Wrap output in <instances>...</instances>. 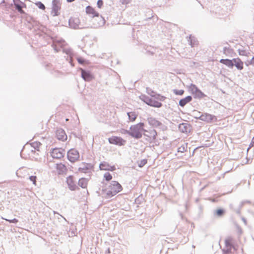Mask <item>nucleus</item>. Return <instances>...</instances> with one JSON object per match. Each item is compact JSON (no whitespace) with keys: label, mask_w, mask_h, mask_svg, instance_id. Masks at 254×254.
I'll return each instance as SVG.
<instances>
[{"label":"nucleus","mask_w":254,"mask_h":254,"mask_svg":"<svg viewBox=\"0 0 254 254\" xmlns=\"http://www.w3.org/2000/svg\"><path fill=\"white\" fill-rule=\"evenodd\" d=\"M85 11L87 14L93 19L92 24L94 28H98L103 26L105 23L104 18L91 6L86 7Z\"/></svg>","instance_id":"obj_1"},{"label":"nucleus","mask_w":254,"mask_h":254,"mask_svg":"<svg viewBox=\"0 0 254 254\" xmlns=\"http://www.w3.org/2000/svg\"><path fill=\"white\" fill-rule=\"evenodd\" d=\"M213 118L214 117L213 116L208 114H203L200 117L201 120L206 122H211L212 121Z\"/></svg>","instance_id":"obj_19"},{"label":"nucleus","mask_w":254,"mask_h":254,"mask_svg":"<svg viewBox=\"0 0 254 254\" xmlns=\"http://www.w3.org/2000/svg\"><path fill=\"white\" fill-rule=\"evenodd\" d=\"M174 93L177 95H182L184 93V90H177L175 89L173 91Z\"/></svg>","instance_id":"obj_30"},{"label":"nucleus","mask_w":254,"mask_h":254,"mask_svg":"<svg viewBox=\"0 0 254 254\" xmlns=\"http://www.w3.org/2000/svg\"><path fill=\"white\" fill-rule=\"evenodd\" d=\"M192 100V97L190 96H188L179 101V105L181 107H184L187 104L189 103Z\"/></svg>","instance_id":"obj_21"},{"label":"nucleus","mask_w":254,"mask_h":254,"mask_svg":"<svg viewBox=\"0 0 254 254\" xmlns=\"http://www.w3.org/2000/svg\"><path fill=\"white\" fill-rule=\"evenodd\" d=\"M61 9V3L59 0H53L51 14L53 16L60 15Z\"/></svg>","instance_id":"obj_4"},{"label":"nucleus","mask_w":254,"mask_h":254,"mask_svg":"<svg viewBox=\"0 0 254 254\" xmlns=\"http://www.w3.org/2000/svg\"><path fill=\"white\" fill-rule=\"evenodd\" d=\"M29 179L31 181L33 182L34 185L36 186V179L37 177L35 176H32L29 177Z\"/></svg>","instance_id":"obj_31"},{"label":"nucleus","mask_w":254,"mask_h":254,"mask_svg":"<svg viewBox=\"0 0 254 254\" xmlns=\"http://www.w3.org/2000/svg\"><path fill=\"white\" fill-rule=\"evenodd\" d=\"M233 64L239 70L243 69V62L239 58L233 59Z\"/></svg>","instance_id":"obj_17"},{"label":"nucleus","mask_w":254,"mask_h":254,"mask_svg":"<svg viewBox=\"0 0 254 254\" xmlns=\"http://www.w3.org/2000/svg\"><path fill=\"white\" fill-rule=\"evenodd\" d=\"M88 180L87 179L82 178L78 180V185L83 189H86L87 187Z\"/></svg>","instance_id":"obj_18"},{"label":"nucleus","mask_w":254,"mask_h":254,"mask_svg":"<svg viewBox=\"0 0 254 254\" xmlns=\"http://www.w3.org/2000/svg\"><path fill=\"white\" fill-rule=\"evenodd\" d=\"M56 169L59 174L65 173L67 171L66 166L61 163L57 164Z\"/></svg>","instance_id":"obj_16"},{"label":"nucleus","mask_w":254,"mask_h":254,"mask_svg":"<svg viewBox=\"0 0 254 254\" xmlns=\"http://www.w3.org/2000/svg\"><path fill=\"white\" fill-rule=\"evenodd\" d=\"M190 89V92L194 95V98L200 99L205 96V95L194 84H191Z\"/></svg>","instance_id":"obj_7"},{"label":"nucleus","mask_w":254,"mask_h":254,"mask_svg":"<svg viewBox=\"0 0 254 254\" xmlns=\"http://www.w3.org/2000/svg\"><path fill=\"white\" fill-rule=\"evenodd\" d=\"M216 213L217 216H220L223 214L224 211L221 209H219L216 210Z\"/></svg>","instance_id":"obj_32"},{"label":"nucleus","mask_w":254,"mask_h":254,"mask_svg":"<svg viewBox=\"0 0 254 254\" xmlns=\"http://www.w3.org/2000/svg\"><path fill=\"white\" fill-rule=\"evenodd\" d=\"M35 4L41 9L44 10L46 8L45 5L40 1L37 2Z\"/></svg>","instance_id":"obj_29"},{"label":"nucleus","mask_w":254,"mask_h":254,"mask_svg":"<svg viewBox=\"0 0 254 254\" xmlns=\"http://www.w3.org/2000/svg\"><path fill=\"white\" fill-rule=\"evenodd\" d=\"M77 61L79 63L81 64H83L84 63V60L82 58H78Z\"/></svg>","instance_id":"obj_36"},{"label":"nucleus","mask_w":254,"mask_h":254,"mask_svg":"<svg viewBox=\"0 0 254 254\" xmlns=\"http://www.w3.org/2000/svg\"><path fill=\"white\" fill-rule=\"evenodd\" d=\"M225 246L227 248L226 253H229L231 252L233 247V239L231 237L226 238L224 241Z\"/></svg>","instance_id":"obj_12"},{"label":"nucleus","mask_w":254,"mask_h":254,"mask_svg":"<svg viewBox=\"0 0 254 254\" xmlns=\"http://www.w3.org/2000/svg\"><path fill=\"white\" fill-rule=\"evenodd\" d=\"M144 131H146V130ZM146 132L148 133L146 134V135L148 137L152 139H155L156 138V137L157 136V132L155 129H151L149 130V131H146Z\"/></svg>","instance_id":"obj_22"},{"label":"nucleus","mask_w":254,"mask_h":254,"mask_svg":"<svg viewBox=\"0 0 254 254\" xmlns=\"http://www.w3.org/2000/svg\"><path fill=\"white\" fill-rule=\"evenodd\" d=\"M144 102L147 105L156 108H160L162 106V104L159 102L157 98L155 97H152L150 98H146Z\"/></svg>","instance_id":"obj_8"},{"label":"nucleus","mask_w":254,"mask_h":254,"mask_svg":"<svg viewBox=\"0 0 254 254\" xmlns=\"http://www.w3.org/2000/svg\"><path fill=\"white\" fill-rule=\"evenodd\" d=\"M79 23H80V21L78 18H71L69 20V25L73 28H78L79 26Z\"/></svg>","instance_id":"obj_15"},{"label":"nucleus","mask_w":254,"mask_h":254,"mask_svg":"<svg viewBox=\"0 0 254 254\" xmlns=\"http://www.w3.org/2000/svg\"><path fill=\"white\" fill-rule=\"evenodd\" d=\"M128 118L131 122H133L135 120L137 117V115L135 112H131L127 113Z\"/></svg>","instance_id":"obj_24"},{"label":"nucleus","mask_w":254,"mask_h":254,"mask_svg":"<svg viewBox=\"0 0 254 254\" xmlns=\"http://www.w3.org/2000/svg\"><path fill=\"white\" fill-rule=\"evenodd\" d=\"M32 146L37 150H39L41 146H42V144L39 141H34L32 143Z\"/></svg>","instance_id":"obj_26"},{"label":"nucleus","mask_w":254,"mask_h":254,"mask_svg":"<svg viewBox=\"0 0 254 254\" xmlns=\"http://www.w3.org/2000/svg\"><path fill=\"white\" fill-rule=\"evenodd\" d=\"M180 130L183 132H188L190 131V126L186 124H182L179 126Z\"/></svg>","instance_id":"obj_23"},{"label":"nucleus","mask_w":254,"mask_h":254,"mask_svg":"<svg viewBox=\"0 0 254 254\" xmlns=\"http://www.w3.org/2000/svg\"><path fill=\"white\" fill-rule=\"evenodd\" d=\"M253 139H254V137L253 138Z\"/></svg>","instance_id":"obj_40"},{"label":"nucleus","mask_w":254,"mask_h":254,"mask_svg":"<svg viewBox=\"0 0 254 254\" xmlns=\"http://www.w3.org/2000/svg\"><path fill=\"white\" fill-rule=\"evenodd\" d=\"M147 163V160L146 159H142L138 162V165L140 168L144 166Z\"/></svg>","instance_id":"obj_28"},{"label":"nucleus","mask_w":254,"mask_h":254,"mask_svg":"<svg viewBox=\"0 0 254 254\" xmlns=\"http://www.w3.org/2000/svg\"><path fill=\"white\" fill-rule=\"evenodd\" d=\"M131 0H122V2L123 4H127Z\"/></svg>","instance_id":"obj_38"},{"label":"nucleus","mask_w":254,"mask_h":254,"mask_svg":"<svg viewBox=\"0 0 254 254\" xmlns=\"http://www.w3.org/2000/svg\"><path fill=\"white\" fill-rule=\"evenodd\" d=\"M108 141L110 144L118 146L124 145L126 142V140L124 139L121 137L117 136H112L109 138Z\"/></svg>","instance_id":"obj_5"},{"label":"nucleus","mask_w":254,"mask_h":254,"mask_svg":"<svg viewBox=\"0 0 254 254\" xmlns=\"http://www.w3.org/2000/svg\"><path fill=\"white\" fill-rule=\"evenodd\" d=\"M67 158L71 162H75L79 160V152L75 149H71L67 152Z\"/></svg>","instance_id":"obj_6"},{"label":"nucleus","mask_w":254,"mask_h":254,"mask_svg":"<svg viewBox=\"0 0 254 254\" xmlns=\"http://www.w3.org/2000/svg\"><path fill=\"white\" fill-rule=\"evenodd\" d=\"M248 64L254 65V57L249 62Z\"/></svg>","instance_id":"obj_37"},{"label":"nucleus","mask_w":254,"mask_h":254,"mask_svg":"<svg viewBox=\"0 0 254 254\" xmlns=\"http://www.w3.org/2000/svg\"><path fill=\"white\" fill-rule=\"evenodd\" d=\"M99 168L101 170L114 171L116 168L115 165H112L108 162L104 161L100 163Z\"/></svg>","instance_id":"obj_11"},{"label":"nucleus","mask_w":254,"mask_h":254,"mask_svg":"<svg viewBox=\"0 0 254 254\" xmlns=\"http://www.w3.org/2000/svg\"><path fill=\"white\" fill-rule=\"evenodd\" d=\"M64 153L65 151L64 149L55 148L52 151L51 155L53 158L61 159L64 157Z\"/></svg>","instance_id":"obj_10"},{"label":"nucleus","mask_w":254,"mask_h":254,"mask_svg":"<svg viewBox=\"0 0 254 254\" xmlns=\"http://www.w3.org/2000/svg\"><path fill=\"white\" fill-rule=\"evenodd\" d=\"M103 178L106 181L109 182L112 179L113 177L110 173L106 172L104 174Z\"/></svg>","instance_id":"obj_25"},{"label":"nucleus","mask_w":254,"mask_h":254,"mask_svg":"<svg viewBox=\"0 0 254 254\" xmlns=\"http://www.w3.org/2000/svg\"><path fill=\"white\" fill-rule=\"evenodd\" d=\"M220 62L230 68H232L234 66L233 59L232 60L229 59H221Z\"/></svg>","instance_id":"obj_20"},{"label":"nucleus","mask_w":254,"mask_h":254,"mask_svg":"<svg viewBox=\"0 0 254 254\" xmlns=\"http://www.w3.org/2000/svg\"><path fill=\"white\" fill-rule=\"evenodd\" d=\"M5 220L6 221L9 222V223H17L18 222V220L16 218H14L13 219H5Z\"/></svg>","instance_id":"obj_33"},{"label":"nucleus","mask_w":254,"mask_h":254,"mask_svg":"<svg viewBox=\"0 0 254 254\" xmlns=\"http://www.w3.org/2000/svg\"><path fill=\"white\" fill-rule=\"evenodd\" d=\"M97 5L98 8H101L103 5V1L102 0H98L97 3Z\"/></svg>","instance_id":"obj_34"},{"label":"nucleus","mask_w":254,"mask_h":254,"mask_svg":"<svg viewBox=\"0 0 254 254\" xmlns=\"http://www.w3.org/2000/svg\"><path fill=\"white\" fill-rule=\"evenodd\" d=\"M144 123H138L131 126L130 131L126 130V132L134 138H140L142 137V131L144 130Z\"/></svg>","instance_id":"obj_3"},{"label":"nucleus","mask_w":254,"mask_h":254,"mask_svg":"<svg viewBox=\"0 0 254 254\" xmlns=\"http://www.w3.org/2000/svg\"><path fill=\"white\" fill-rule=\"evenodd\" d=\"M123 190L122 185L117 181H112L107 187L102 189L104 197L111 198Z\"/></svg>","instance_id":"obj_2"},{"label":"nucleus","mask_w":254,"mask_h":254,"mask_svg":"<svg viewBox=\"0 0 254 254\" xmlns=\"http://www.w3.org/2000/svg\"><path fill=\"white\" fill-rule=\"evenodd\" d=\"M66 183L68 189L71 190H76L78 187L76 185L75 181L72 176H69L66 178Z\"/></svg>","instance_id":"obj_9"},{"label":"nucleus","mask_w":254,"mask_h":254,"mask_svg":"<svg viewBox=\"0 0 254 254\" xmlns=\"http://www.w3.org/2000/svg\"><path fill=\"white\" fill-rule=\"evenodd\" d=\"M74 0H67V1L68 2H72V1H73Z\"/></svg>","instance_id":"obj_39"},{"label":"nucleus","mask_w":254,"mask_h":254,"mask_svg":"<svg viewBox=\"0 0 254 254\" xmlns=\"http://www.w3.org/2000/svg\"><path fill=\"white\" fill-rule=\"evenodd\" d=\"M81 70L82 77L85 81H90L93 78V75L89 72L83 69H81Z\"/></svg>","instance_id":"obj_14"},{"label":"nucleus","mask_w":254,"mask_h":254,"mask_svg":"<svg viewBox=\"0 0 254 254\" xmlns=\"http://www.w3.org/2000/svg\"><path fill=\"white\" fill-rule=\"evenodd\" d=\"M186 150V148L184 146H181L178 148V152H184Z\"/></svg>","instance_id":"obj_35"},{"label":"nucleus","mask_w":254,"mask_h":254,"mask_svg":"<svg viewBox=\"0 0 254 254\" xmlns=\"http://www.w3.org/2000/svg\"><path fill=\"white\" fill-rule=\"evenodd\" d=\"M56 136L58 139L61 141L66 140L67 139V135L65 131L62 129H58L56 131Z\"/></svg>","instance_id":"obj_13"},{"label":"nucleus","mask_w":254,"mask_h":254,"mask_svg":"<svg viewBox=\"0 0 254 254\" xmlns=\"http://www.w3.org/2000/svg\"><path fill=\"white\" fill-rule=\"evenodd\" d=\"M19 0H13V2L14 3V5L15 6L16 8L20 12H22V9L21 5H20L18 3H17V1Z\"/></svg>","instance_id":"obj_27"}]
</instances>
